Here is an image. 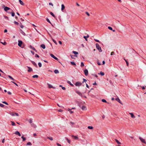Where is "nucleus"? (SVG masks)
I'll list each match as a JSON object with an SVG mask.
<instances>
[{"label":"nucleus","instance_id":"obj_27","mask_svg":"<svg viewBox=\"0 0 146 146\" xmlns=\"http://www.w3.org/2000/svg\"><path fill=\"white\" fill-rule=\"evenodd\" d=\"M38 77V76L37 75H35L33 76L32 77L33 78H37Z\"/></svg>","mask_w":146,"mask_h":146},{"label":"nucleus","instance_id":"obj_16","mask_svg":"<svg viewBox=\"0 0 146 146\" xmlns=\"http://www.w3.org/2000/svg\"><path fill=\"white\" fill-rule=\"evenodd\" d=\"M31 62L34 66H35L36 67H37V66L36 64V63H35V62L33 61H31Z\"/></svg>","mask_w":146,"mask_h":146},{"label":"nucleus","instance_id":"obj_62","mask_svg":"<svg viewBox=\"0 0 146 146\" xmlns=\"http://www.w3.org/2000/svg\"><path fill=\"white\" fill-rule=\"evenodd\" d=\"M7 93L9 95H11V92H9V91L8 92H7Z\"/></svg>","mask_w":146,"mask_h":146},{"label":"nucleus","instance_id":"obj_9","mask_svg":"<svg viewBox=\"0 0 146 146\" xmlns=\"http://www.w3.org/2000/svg\"><path fill=\"white\" fill-rule=\"evenodd\" d=\"M15 134L16 135H18L19 136H21V134L18 131H16L15 132Z\"/></svg>","mask_w":146,"mask_h":146},{"label":"nucleus","instance_id":"obj_35","mask_svg":"<svg viewBox=\"0 0 146 146\" xmlns=\"http://www.w3.org/2000/svg\"><path fill=\"white\" fill-rule=\"evenodd\" d=\"M38 65L40 67H41L42 66V64L40 62H38Z\"/></svg>","mask_w":146,"mask_h":146},{"label":"nucleus","instance_id":"obj_13","mask_svg":"<svg viewBox=\"0 0 146 146\" xmlns=\"http://www.w3.org/2000/svg\"><path fill=\"white\" fill-rule=\"evenodd\" d=\"M48 85L49 88H52L54 89H55V88L54 87H53L50 84H48Z\"/></svg>","mask_w":146,"mask_h":146},{"label":"nucleus","instance_id":"obj_15","mask_svg":"<svg viewBox=\"0 0 146 146\" xmlns=\"http://www.w3.org/2000/svg\"><path fill=\"white\" fill-rule=\"evenodd\" d=\"M89 37V36L88 35H87L86 36H84L83 37L84 38H85V40H86V41H87V38H88Z\"/></svg>","mask_w":146,"mask_h":146},{"label":"nucleus","instance_id":"obj_20","mask_svg":"<svg viewBox=\"0 0 146 146\" xmlns=\"http://www.w3.org/2000/svg\"><path fill=\"white\" fill-rule=\"evenodd\" d=\"M98 74H100L102 76H103L104 75V73L103 72H100V73H98Z\"/></svg>","mask_w":146,"mask_h":146},{"label":"nucleus","instance_id":"obj_28","mask_svg":"<svg viewBox=\"0 0 146 146\" xmlns=\"http://www.w3.org/2000/svg\"><path fill=\"white\" fill-rule=\"evenodd\" d=\"M21 138L23 139V141H25L26 139V138L23 137V135L21 137Z\"/></svg>","mask_w":146,"mask_h":146},{"label":"nucleus","instance_id":"obj_46","mask_svg":"<svg viewBox=\"0 0 146 146\" xmlns=\"http://www.w3.org/2000/svg\"><path fill=\"white\" fill-rule=\"evenodd\" d=\"M97 63L98 65H101V64L100 63V62L98 61H97Z\"/></svg>","mask_w":146,"mask_h":146},{"label":"nucleus","instance_id":"obj_54","mask_svg":"<svg viewBox=\"0 0 146 146\" xmlns=\"http://www.w3.org/2000/svg\"><path fill=\"white\" fill-rule=\"evenodd\" d=\"M10 115H12V116H15V113H10Z\"/></svg>","mask_w":146,"mask_h":146},{"label":"nucleus","instance_id":"obj_37","mask_svg":"<svg viewBox=\"0 0 146 146\" xmlns=\"http://www.w3.org/2000/svg\"><path fill=\"white\" fill-rule=\"evenodd\" d=\"M65 139L69 143H70V141L67 138V137H65Z\"/></svg>","mask_w":146,"mask_h":146},{"label":"nucleus","instance_id":"obj_6","mask_svg":"<svg viewBox=\"0 0 146 146\" xmlns=\"http://www.w3.org/2000/svg\"><path fill=\"white\" fill-rule=\"evenodd\" d=\"M50 56L52 57L54 59H55L56 60H58V58H57V57H55L53 54H50Z\"/></svg>","mask_w":146,"mask_h":146},{"label":"nucleus","instance_id":"obj_31","mask_svg":"<svg viewBox=\"0 0 146 146\" xmlns=\"http://www.w3.org/2000/svg\"><path fill=\"white\" fill-rule=\"evenodd\" d=\"M68 111H69V112L71 114H72L73 113V111H72L70 109H69Z\"/></svg>","mask_w":146,"mask_h":146},{"label":"nucleus","instance_id":"obj_26","mask_svg":"<svg viewBox=\"0 0 146 146\" xmlns=\"http://www.w3.org/2000/svg\"><path fill=\"white\" fill-rule=\"evenodd\" d=\"M72 137H74V139H78V137L77 136H74V135H72Z\"/></svg>","mask_w":146,"mask_h":146},{"label":"nucleus","instance_id":"obj_23","mask_svg":"<svg viewBox=\"0 0 146 146\" xmlns=\"http://www.w3.org/2000/svg\"><path fill=\"white\" fill-rule=\"evenodd\" d=\"M54 72L55 74H58L59 73V71L58 70H55Z\"/></svg>","mask_w":146,"mask_h":146},{"label":"nucleus","instance_id":"obj_29","mask_svg":"<svg viewBox=\"0 0 146 146\" xmlns=\"http://www.w3.org/2000/svg\"><path fill=\"white\" fill-rule=\"evenodd\" d=\"M27 145H31L32 144L30 142H29L27 143Z\"/></svg>","mask_w":146,"mask_h":146},{"label":"nucleus","instance_id":"obj_51","mask_svg":"<svg viewBox=\"0 0 146 146\" xmlns=\"http://www.w3.org/2000/svg\"><path fill=\"white\" fill-rule=\"evenodd\" d=\"M83 80L84 81L82 82V83H83L84 82H86L87 81V80L84 78L83 79Z\"/></svg>","mask_w":146,"mask_h":146},{"label":"nucleus","instance_id":"obj_33","mask_svg":"<svg viewBox=\"0 0 146 146\" xmlns=\"http://www.w3.org/2000/svg\"><path fill=\"white\" fill-rule=\"evenodd\" d=\"M46 20L47 21V22H48L50 24H51V22H50L49 19L48 18H46Z\"/></svg>","mask_w":146,"mask_h":146},{"label":"nucleus","instance_id":"obj_2","mask_svg":"<svg viewBox=\"0 0 146 146\" xmlns=\"http://www.w3.org/2000/svg\"><path fill=\"white\" fill-rule=\"evenodd\" d=\"M139 138L142 143L146 144V141L145 139L142 138L140 137H139Z\"/></svg>","mask_w":146,"mask_h":146},{"label":"nucleus","instance_id":"obj_48","mask_svg":"<svg viewBox=\"0 0 146 146\" xmlns=\"http://www.w3.org/2000/svg\"><path fill=\"white\" fill-rule=\"evenodd\" d=\"M35 57H37V58H39V55H38L37 54H35Z\"/></svg>","mask_w":146,"mask_h":146},{"label":"nucleus","instance_id":"obj_60","mask_svg":"<svg viewBox=\"0 0 146 146\" xmlns=\"http://www.w3.org/2000/svg\"><path fill=\"white\" fill-rule=\"evenodd\" d=\"M21 25H20V27L21 28H23L24 27V26L23 25H22L21 23Z\"/></svg>","mask_w":146,"mask_h":146},{"label":"nucleus","instance_id":"obj_5","mask_svg":"<svg viewBox=\"0 0 146 146\" xmlns=\"http://www.w3.org/2000/svg\"><path fill=\"white\" fill-rule=\"evenodd\" d=\"M84 74L86 76H88V71L87 69H86L84 70Z\"/></svg>","mask_w":146,"mask_h":146},{"label":"nucleus","instance_id":"obj_45","mask_svg":"<svg viewBox=\"0 0 146 146\" xmlns=\"http://www.w3.org/2000/svg\"><path fill=\"white\" fill-rule=\"evenodd\" d=\"M2 103L3 104H5L6 105H8V104L7 102H3Z\"/></svg>","mask_w":146,"mask_h":146},{"label":"nucleus","instance_id":"obj_3","mask_svg":"<svg viewBox=\"0 0 146 146\" xmlns=\"http://www.w3.org/2000/svg\"><path fill=\"white\" fill-rule=\"evenodd\" d=\"M82 84V83L81 82H76L75 85L76 86H81Z\"/></svg>","mask_w":146,"mask_h":146},{"label":"nucleus","instance_id":"obj_55","mask_svg":"<svg viewBox=\"0 0 146 146\" xmlns=\"http://www.w3.org/2000/svg\"><path fill=\"white\" fill-rule=\"evenodd\" d=\"M86 13L88 15V16H89L90 15L89 13L87 12H86Z\"/></svg>","mask_w":146,"mask_h":146},{"label":"nucleus","instance_id":"obj_22","mask_svg":"<svg viewBox=\"0 0 146 146\" xmlns=\"http://www.w3.org/2000/svg\"><path fill=\"white\" fill-rule=\"evenodd\" d=\"M8 76L10 79H11V80H13V81L15 80L11 76H10V75H9V76Z\"/></svg>","mask_w":146,"mask_h":146},{"label":"nucleus","instance_id":"obj_42","mask_svg":"<svg viewBox=\"0 0 146 146\" xmlns=\"http://www.w3.org/2000/svg\"><path fill=\"white\" fill-rule=\"evenodd\" d=\"M102 102H107L106 100L104 99H102Z\"/></svg>","mask_w":146,"mask_h":146},{"label":"nucleus","instance_id":"obj_52","mask_svg":"<svg viewBox=\"0 0 146 146\" xmlns=\"http://www.w3.org/2000/svg\"><path fill=\"white\" fill-rule=\"evenodd\" d=\"M70 124L71 125H73L74 124V123L72 122H70Z\"/></svg>","mask_w":146,"mask_h":146},{"label":"nucleus","instance_id":"obj_7","mask_svg":"<svg viewBox=\"0 0 146 146\" xmlns=\"http://www.w3.org/2000/svg\"><path fill=\"white\" fill-rule=\"evenodd\" d=\"M27 67L29 69L28 70V72H30L32 71L33 69L31 67H29L28 66H27Z\"/></svg>","mask_w":146,"mask_h":146},{"label":"nucleus","instance_id":"obj_18","mask_svg":"<svg viewBox=\"0 0 146 146\" xmlns=\"http://www.w3.org/2000/svg\"><path fill=\"white\" fill-rule=\"evenodd\" d=\"M67 83L69 84H70L71 86H74V85L72 84L71 83V82H70V81H68L67 82Z\"/></svg>","mask_w":146,"mask_h":146},{"label":"nucleus","instance_id":"obj_11","mask_svg":"<svg viewBox=\"0 0 146 146\" xmlns=\"http://www.w3.org/2000/svg\"><path fill=\"white\" fill-rule=\"evenodd\" d=\"M129 114L131 115V117L132 118H135V116L133 113H130Z\"/></svg>","mask_w":146,"mask_h":146},{"label":"nucleus","instance_id":"obj_14","mask_svg":"<svg viewBox=\"0 0 146 146\" xmlns=\"http://www.w3.org/2000/svg\"><path fill=\"white\" fill-rule=\"evenodd\" d=\"M65 8V6L64 4H62L61 5V10L62 11H63V10Z\"/></svg>","mask_w":146,"mask_h":146},{"label":"nucleus","instance_id":"obj_21","mask_svg":"<svg viewBox=\"0 0 146 146\" xmlns=\"http://www.w3.org/2000/svg\"><path fill=\"white\" fill-rule=\"evenodd\" d=\"M82 109L83 110H86V107L84 106H82Z\"/></svg>","mask_w":146,"mask_h":146},{"label":"nucleus","instance_id":"obj_38","mask_svg":"<svg viewBox=\"0 0 146 146\" xmlns=\"http://www.w3.org/2000/svg\"><path fill=\"white\" fill-rule=\"evenodd\" d=\"M70 63L72 65H76L75 63L74 62H70Z\"/></svg>","mask_w":146,"mask_h":146},{"label":"nucleus","instance_id":"obj_44","mask_svg":"<svg viewBox=\"0 0 146 146\" xmlns=\"http://www.w3.org/2000/svg\"><path fill=\"white\" fill-rule=\"evenodd\" d=\"M108 28L111 30H112V28L110 27H108Z\"/></svg>","mask_w":146,"mask_h":146},{"label":"nucleus","instance_id":"obj_1","mask_svg":"<svg viewBox=\"0 0 146 146\" xmlns=\"http://www.w3.org/2000/svg\"><path fill=\"white\" fill-rule=\"evenodd\" d=\"M96 48L98 50L99 52H102V50L101 49V47L99 46V45L98 43H96Z\"/></svg>","mask_w":146,"mask_h":146},{"label":"nucleus","instance_id":"obj_63","mask_svg":"<svg viewBox=\"0 0 146 146\" xmlns=\"http://www.w3.org/2000/svg\"><path fill=\"white\" fill-rule=\"evenodd\" d=\"M4 45H5L6 44V43L5 42H4V43H3V42H1Z\"/></svg>","mask_w":146,"mask_h":146},{"label":"nucleus","instance_id":"obj_58","mask_svg":"<svg viewBox=\"0 0 146 146\" xmlns=\"http://www.w3.org/2000/svg\"><path fill=\"white\" fill-rule=\"evenodd\" d=\"M114 54V52H112L111 53V55H113Z\"/></svg>","mask_w":146,"mask_h":146},{"label":"nucleus","instance_id":"obj_4","mask_svg":"<svg viewBox=\"0 0 146 146\" xmlns=\"http://www.w3.org/2000/svg\"><path fill=\"white\" fill-rule=\"evenodd\" d=\"M22 43L23 42L22 41L20 40H18V45L19 47H21V46Z\"/></svg>","mask_w":146,"mask_h":146},{"label":"nucleus","instance_id":"obj_40","mask_svg":"<svg viewBox=\"0 0 146 146\" xmlns=\"http://www.w3.org/2000/svg\"><path fill=\"white\" fill-rule=\"evenodd\" d=\"M124 59L125 60L126 62V64H127V66H129V63H128V62L125 60V59L124 58Z\"/></svg>","mask_w":146,"mask_h":146},{"label":"nucleus","instance_id":"obj_24","mask_svg":"<svg viewBox=\"0 0 146 146\" xmlns=\"http://www.w3.org/2000/svg\"><path fill=\"white\" fill-rule=\"evenodd\" d=\"M47 138L49 139H50L51 141L53 140V139L52 137H48Z\"/></svg>","mask_w":146,"mask_h":146},{"label":"nucleus","instance_id":"obj_49","mask_svg":"<svg viewBox=\"0 0 146 146\" xmlns=\"http://www.w3.org/2000/svg\"><path fill=\"white\" fill-rule=\"evenodd\" d=\"M15 15V13H14L13 12V13H11V15H12V17H14V16Z\"/></svg>","mask_w":146,"mask_h":146},{"label":"nucleus","instance_id":"obj_47","mask_svg":"<svg viewBox=\"0 0 146 146\" xmlns=\"http://www.w3.org/2000/svg\"><path fill=\"white\" fill-rule=\"evenodd\" d=\"M4 105L1 104L0 103V106L1 107H3L4 106Z\"/></svg>","mask_w":146,"mask_h":146},{"label":"nucleus","instance_id":"obj_8","mask_svg":"<svg viewBox=\"0 0 146 146\" xmlns=\"http://www.w3.org/2000/svg\"><path fill=\"white\" fill-rule=\"evenodd\" d=\"M10 9V8L7 7H4V10L6 12L7 11L9 10Z\"/></svg>","mask_w":146,"mask_h":146},{"label":"nucleus","instance_id":"obj_41","mask_svg":"<svg viewBox=\"0 0 146 146\" xmlns=\"http://www.w3.org/2000/svg\"><path fill=\"white\" fill-rule=\"evenodd\" d=\"M84 65L83 62H81V63L80 66L81 67H82L84 66Z\"/></svg>","mask_w":146,"mask_h":146},{"label":"nucleus","instance_id":"obj_19","mask_svg":"<svg viewBox=\"0 0 146 146\" xmlns=\"http://www.w3.org/2000/svg\"><path fill=\"white\" fill-rule=\"evenodd\" d=\"M19 1L21 5H24V3L21 0H19Z\"/></svg>","mask_w":146,"mask_h":146},{"label":"nucleus","instance_id":"obj_39","mask_svg":"<svg viewBox=\"0 0 146 146\" xmlns=\"http://www.w3.org/2000/svg\"><path fill=\"white\" fill-rule=\"evenodd\" d=\"M52 41H53V42H54V43L56 45H57V43L56 42V41L54 40V39H52Z\"/></svg>","mask_w":146,"mask_h":146},{"label":"nucleus","instance_id":"obj_53","mask_svg":"<svg viewBox=\"0 0 146 146\" xmlns=\"http://www.w3.org/2000/svg\"><path fill=\"white\" fill-rule=\"evenodd\" d=\"M14 23L15 24L17 25H18L19 24L18 23L15 21H14Z\"/></svg>","mask_w":146,"mask_h":146},{"label":"nucleus","instance_id":"obj_30","mask_svg":"<svg viewBox=\"0 0 146 146\" xmlns=\"http://www.w3.org/2000/svg\"><path fill=\"white\" fill-rule=\"evenodd\" d=\"M50 14L52 15V16L53 17H55V16L54 15V14L51 12H50Z\"/></svg>","mask_w":146,"mask_h":146},{"label":"nucleus","instance_id":"obj_36","mask_svg":"<svg viewBox=\"0 0 146 146\" xmlns=\"http://www.w3.org/2000/svg\"><path fill=\"white\" fill-rule=\"evenodd\" d=\"M88 128L90 129H93V127L92 126H89L88 127Z\"/></svg>","mask_w":146,"mask_h":146},{"label":"nucleus","instance_id":"obj_12","mask_svg":"<svg viewBox=\"0 0 146 146\" xmlns=\"http://www.w3.org/2000/svg\"><path fill=\"white\" fill-rule=\"evenodd\" d=\"M115 100H116L118 102H119V103L121 104H122V103L120 102V100L118 98H116L115 99Z\"/></svg>","mask_w":146,"mask_h":146},{"label":"nucleus","instance_id":"obj_10","mask_svg":"<svg viewBox=\"0 0 146 146\" xmlns=\"http://www.w3.org/2000/svg\"><path fill=\"white\" fill-rule=\"evenodd\" d=\"M20 33L23 35H25V34L24 32L22 30L20 29Z\"/></svg>","mask_w":146,"mask_h":146},{"label":"nucleus","instance_id":"obj_61","mask_svg":"<svg viewBox=\"0 0 146 146\" xmlns=\"http://www.w3.org/2000/svg\"><path fill=\"white\" fill-rule=\"evenodd\" d=\"M79 96H81V97H83L82 94L81 92L80 93V94H79Z\"/></svg>","mask_w":146,"mask_h":146},{"label":"nucleus","instance_id":"obj_43","mask_svg":"<svg viewBox=\"0 0 146 146\" xmlns=\"http://www.w3.org/2000/svg\"><path fill=\"white\" fill-rule=\"evenodd\" d=\"M11 123H12V125L13 126H15V124L14 122L11 121Z\"/></svg>","mask_w":146,"mask_h":146},{"label":"nucleus","instance_id":"obj_34","mask_svg":"<svg viewBox=\"0 0 146 146\" xmlns=\"http://www.w3.org/2000/svg\"><path fill=\"white\" fill-rule=\"evenodd\" d=\"M32 126H33V127L35 128L36 127V125H34L33 123H32L31 124Z\"/></svg>","mask_w":146,"mask_h":146},{"label":"nucleus","instance_id":"obj_32","mask_svg":"<svg viewBox=\"0 0 146 146\" xmlns=\"http://www.w3.org/2000/svg\"><path fill=\"white\" fill-rule=\"evenodd\" d=\"M73 53L75 54H78V52L75 51H73Z\"/></svg>","mask_w":146,"mask_h":146},{"label":"nucleus","instance_id":"obj_17","mask_svg":"<svg viewBox=\"0 0 146 146\" xmlns=\"http://www.w3.org/2000/svg\"><path fill=\"white\" fill-rule=\"evenodd\" d=\"M40 47L44 49L45 48V46L44 44H42L41 45Z\"/></svg>","mask_w":146,"mask_h":146},{"label":"nucleus","instance_id":"obj_57","mask_svg":"<svg viewBox=\"0 0 146 146\" xmlns=\"http://www.w3.org/2000/svg\"><path fill=\"white\" fill-rule=\"evenodd\" d=\"M94 40L96 42H100V41H99V40H97V39H94Z\"/></svg>","mask_w":146,"mask_h":146},{"label":"nucleus","instance_id":"obj_56","mask_svg":"<svg viewBox=\"0 0 146 146\" xmlns=\"http://www.w3.org/2000/svg\"><path fill=\"white\" fill-rule=\"evenodd\" d=\"M4 17L6 19H7L8 20L9 19L7 17L5 16H4Z\"/></svg>","mask_w":146,"mask_h":146},{"label":"nucleus","instance_id":"obj_59","mask_svg":"<svg viewBox=\"0 0 146 146\" xmlns=\"http://www.w3.org/2000/svg\"><path fill=\"white\" fill-rule=\"evenodd\" d=\"M15 115H16L17 116H19V114L17 113H15Z\"/></svg>","mask_w":146,"mask_h":146},{"label":"nucleus","instance_id":"obj_64","mask_svg":"<svg viewBox=\"0 0 146 146\" xmlns=\"http://www.w3.org/2000/svg\"><path fill=\"white\" fill-rule=\"evenodd\" d=\"M62 90H65L66 89L65 87H62Z\"/></svg>","mask_w":146,"mask_h":146},{"label":"nucleus","instance_id":"obj_25","mask_svg":"<svg viewBox=\"0 0 146 146\" xmlns=\"http://www.w3.org/2000/svg\"><path fill=\"white\" fill-rule=\"evenodd\" d=\"M115 141L116 142L119 144H121V143L119 142L117 139H115Z\"/></svg>","mask_w":146,"mask_h":146},{"label":"nucleus","instance_id":"obj_50","mask_svg":"<svg viewBox=\"0 0 146 146\" xmlns=\"http://www.w3.org/2000/svg\"><path fill=\"white\" fill-rule=\"evenodd\" d=\"M11 82L13 83L14 84H15L16 86H18V85L15 82H13V81H11Z\"/></svg>","mask_w":146,"mask_h":146}]
</instances>
